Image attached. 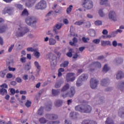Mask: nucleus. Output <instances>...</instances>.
Returning <instances> with one entry per match:
<instances>
[{"label": "nucleus", "mask_w": 124, "mask_h": 124, "mask_svg": "<svg viewBox=\"0 0 124 124\" xmlns=\"http://www.w3.org/2000/svg\"><path fill=\"white\" fill-rule=\"evenodd\" d=\"M29 31H30V29L27 27H25L23 23L18 22L15 31V34L16 37H23Z\"/></svg>", "instance_id": "1"}, {"label": "nucleus", "mask_w": 124, "mask_h": 124, "mask_svg": "<svg viewBox=\"0 0 124 124\" xmlns=\"http://www.w3.org/2000/svg\"><path fill=\"white\" fill-rule=\"evenodd\" d=\"M70 88L69 84L68 83L65 85L61 89V96L63 98L65 97H73L74 94H75V89L74 87H71L70 88V91L69 92L64 93V92H66Z\"/></svg>", "instance_id": "2"}, {"label": "nucleus", "mask_w": 124, "mask_h": 124, "mask_svg": "<svg viewBox=\"0 0 124 124\" xmlns=\"http://www.w3.org/2000/svg\"><path fill=\"white\" fill-rule=\"evenodd\" d=\"M75 110L80 113L90 114L92 112L93 108L89 105H78L75 107Z\"/></svg>", "instance_id": "3"}, {"label": "nucleus", "mask_w": 124, "mask_h": 124, "mask_svg": "<svg viewBox=\"0 0 124 124\" xmlns=\"http://www.w3.org/2000/svg\"><path fill=\"white\" fill-rule=\"evenodd\" d=\"M25 22L28 26H31L32 28H36V23L37 20L33 16H28L26 18Z\"/></svg>", "instance_id": "4"}, {"label": "nucleus", "mask_w": 124, "mask_h": 124, "mask_svg": "<svg viewBox=\"0 0 124 124\" xmlns=\"http://www.w3.org/2000/svg\"><path fill=\"white\" fill-rule=\"evenodd\" d=\"M46 57L47 59H49L51 65L56 66L57 65V57L51 53H48Z\"/></svg>", "instance_id": "5"}, {"label": "nucleus", "mask_w": 124, "mask_h": 124, "mask_svg": "<svg viewBox=\"0 0 124 124\" xmlns=\"http://www.w3.org/2000/svg\"><path fill=\"white\" fill-rule=\"evenodd\" d=\"M47 7V3L46 1L42 0L37 3L35 6V9L38 10H43Z\"/></svg>", "instance_id": "6"}, {"label": "nucleus", "mask_w": 124, "mask_h": 124, "mask_svg": "<svg viewBox=\"0 0 124 124\" xmlns=\"http://www.w3.org/2000/svg\"><path fill=\"white\" fill-rule=\"evenodd\" d=\"M84 7L87 10H90L93 7V3L92 0H85L83 3Z\"/></svg>", "instance_id": "7"}, {"label": "nucleus", "mask_w": 124, "mask_h": 124, "mask_svg": "<svg viewBox=\"0 0 124 124\" xmlns=\"http://www.w3.org/2000/svg\"><path fill=\"white\" fill-rule=\"evenodd\" d=\"M94 68H101V64L98 62H93L89 66V70L90 71L93 72L94 70Z\"/></svg>", "instance_id": "8"}, {"label": "nucleus", "mask_w": 124, "mask_h": 124, "mask_svg": "<svg viewBox=\"0 0 124 124\" xmlns=\"http://www.w3.org/2000/svg\"><path fill=\"white\" fill-rule=\"evenodd\" d=\"M108 19L111 21L116 22L117 21V14L113 11H110L108 13Z\"/></svg>", "instance_id": "9"}, {"label": "nucleus", "mask_w": 124, "mask_h": 124, "mask_svg": "<svg viewBox=\"0 0 124 124\" xmlns=\"http://www.w3.org/2000/svg\"><path fill=\"white\" fill-rule=\"evenodd\" d=\"M66 80L67 82H73L75 80V74L73 73H68L67 74Z\"/></svg>", "instance_id": "10"}, {"label": "nucleus", "mask_w": 124, "mask_h": 124, "mask_svg": "<svg viewBox=\"0 0 124 124\" xmlns=\"http://www.w3.org/2000/svg\"><path fill=\"white\" fill-rule=\"evenodd\" d=\"M98 85V80L95 78H93L91 79L90 81V86L92 89H95Z\"/></svg>", "instance_id": "11"}, {"label": "nucleus", "mask_w": 124, "mask_h": 124, "mask_svg": "<svg viewBox=\"0 0 124 124\" xmlns=\"http://www.w3.org/2000/svg\"><path fill=\"white\" fill-rule=\"evenodd\" d=\"M36 0H21V2H26L27 7H31L35 3Z\"/></svg>", "instance_id": "12"}, {"label": "nucleus", "mask_w": 124, "mask_h": 124, "mask_svg": "<svg viewBox=\"0 0 124 124\" xmlns=\"http://www.w3.org/2000/svg\"><path fill=\"white\" fill-rule=\"evenodd\" d=\"M34 65L37 68L36 70V76H38L39 75V72H40V70H41V66H40V64L37 61H35L34 62Z\"/></svg>", "instance_id": "13"}, {"label": "nucleus", "mask_w": 124, "mask_h": 124, "mask_svg": "<svg viewBox=\"0 0 124 124\" xmlns=\"http://www.w3.org/2000/svg\"><path fill=\"white\" fill-rule=\"evenodd\" d=\"M62 27V24L61 23L56 24L55 27H53V32H54L55 34H58V30H60Z\"/></svg>", "instance_id": "14"}, {"label": "nucleus", "mask_w": 124, "mask_h": 124, "mask_svg": "<svg viewBox=\"0 0 124 124\" xmlns=\"http://www.w3.org/2000/svg\"><path fill=\"white\" fill-rule=\"evenodd\" d=\"M46 119H48V120H57L58 117V115L56 114H47L46 115Z\"/></svg>", "instance_id": "15"}, {"label": "nucleus", "mask_w": 124, "mask_h": 124, "mask_svg": "<svg viewBox=\"0 0 124 124\" xmlns=\"http://www.w3.org/2000/svg\"><path fill=\"white\" fill-rule=\"evenodd\" d=\"M70 117L72 118L74 120H76V119L79 118V113L76 112L72 111L70 113Z\"/></svg>", "instance_id": "16"}, {"label": "nucleus", "mask_w": 124, "mask_h": 124, "mask_svg": "<svg viewBox=\"0 0 124 124\" xmlns=\"http://www.w3.org/2000/svg\"><path fill=\"white\" fill-rule=\"evenodd\" d=\"M8 13L9 15L12 14V9L10 7H6L3 11V14H6Z\"/></svg>", "instance_id": "17"}, {"label": "nucleus", "mask_w": 124, "mask_h": 124, "mask_svg": "<svg viewBox=\"0 0 124 124\" xmlns=\"http://www.w3.org/2000/svg\"><path fill=\"white\" fill-rule=\"evenodd\" d=\"M88 78H89L88 74H83L81 75L78 78L81 80V81H87V80H88Z\"/></svg>", "instance_id": "18"}, {"label": "nucleus", "mask_w": 124, "mask_h": 124, "mask_svg": "<svg viewBox=\"0 0 124 124\" xmlns=\"http://www.w3.org/2000/svg\"><path fill=\"white\" fill-rule=\"evenodd\" d=\"M118 88L121 91V92H124V81H121L119 83L118 85Z\"/></svg>", "instance_id": "19"}, {"label": "nucleus", "mask_w": 124, "mask_h": 124, "mask_svg": "<svg viewBox=\"0 0 124 124\" xmlns=\"http://www.w3.org/2000/svg\"><path fill=\"white\" fill-rule=\"evenodd\" d=\"M63 80H60L58 82H57L55 83V87L56 89H59V88H61L62 85L63 84Z\"/></svg>", "instance_id": "20"}, {"label": "nucleus", "mask_w": 124, "mask_h": 124, "mask_svg": "<svg viewBox=\"0 0 124 124\" xmlns=\"http://www.w3.org/2000/svg\"><path fill=\"white\" fill-rule=\"evenodd\" d=\"M118 115L119 117H121V118H124V108H120L118 110Z\"/></svg>", "instance_id": "21"}, {"label": "nucleus", "mask_w": 124, "mask_h": 124, "mask_svg": "<svg viewBox=\"0 0 124 124\" xmlns=\"http://www.w3.org/2000/svg\"><path fill=\"white\" fill-rule=\"evenodd\" d=\"M88 32L90 36H92L93 37L95 36V31L93 29H90L89 30H88Z\"/></svg>", "instance_id": "22"}, {"label": "nucleus", "mask_w": 124, "mask_h": 124, "mask_svg": "<svg viewBox=\"0 0 124 124\" xmlns=\"http://www.w3.org/2000/svg\"><path fill=\"white\" fill-rule=\"evenodd\" d=\"M81 124H97L96 122L91 120H84Z\"/></svg>", "instance_id": "23"}, {"label": "nucleus", "mask_w": 124, "mask_h": 124, "mask_svg": "<svg viewBox=\"0 0 124 124\" xmlns=\"http://www.w3.org/2000/svg\"><path fill=\"white\" fill-rule=\"evenodd\" d=\"M31 62L27 63L24 67V70H26L27 71H29V70H31Z\"/></svg>", "instance_id": "24"}, {"label": "nucleus", "mask_w": 124, "mask_h": 124, "mask_svg": "<svg viewBox=\"0 0 124 124\" xmlns=\"http://www.w3.org/2000/svg\"><path fill=\"white\" fill-rule=\"evenodd\" d=\"M124 76V75L123 72L119 71L116 74V79H121V78H123Z\"/></svg>", "instance_id": "25"}, {"label": "nucleus", "mask_w": 124, "mask_h": 124, "mask_svg": "<svg viewBox=\"0 0 124 124\" xmlns=\"http://www.w3.org/2000/svg\"><path fill=\"white\" fill-rule=\"evenodd\" d=\"M56 43H57V41L56 40V39L53 38H49V45H51V46L55 45Z\"/></svg>", "instance_id": "26"}, {"label": "nucleus", "mask_w": 124, "mask_h": 124, "mask_svg": "<svg viewBox=\"0 0 124 124\" xmlns=\"http://www.w3.org/2000/svg\"><path fill=\"white\" fill-rule=\"evenodd\" d=\"M102 46H106V45H111V42L109 41H101Z\"/></svg>", "instance_id": "27"}, {"label": "nucleus", "mask_w": 124, "mask_h": 124, "mask_svg": "<svg viewBox=\"0 0 124 124\" xmlns=\"http://www.w3.org/2000/svg\"><path fill=\"white\" fill-rule=\"evenodd\" d=\"M7 30H8V28L6 26L0 27V33H2V32H4V31H6Z\"/></svg>", "instance_id": "28"}, {"label": "nucleus", "mask_w": 124, "mask_h": 124, "mask_svg": "<svg viewBox=\"0 0 124 124\" xmlns=\"http://www.w3.org/2000/svg\"><path fill=\"white\" fill-rule=\"evenodd\" d=\"M52 93L54 96H57V95H59L60 93V90L52 89Z\"/></svg>", "instance_id": "29"}, {"label": "nucleus", "mask_w": 124, "mask_h": 124, "mask_svg": "<svg viewBox=\"0 0 124 124\" xmlns=\"http://www.w3.org/2000/svg\"><path fill=\"white\" fill-rule=\"evenodd\" d=\"M0 94H1V95H5V94H7V90L4 88H0Z\"/></svg>", "instance_id": "30"}, {"label": "nucleus", "mask_w": 124, "mask_h": 124, "mask_svg": "<svg viewBox=\"0 0 124 124\" xmlns=\"http://www.w3.org/2000/svg\"><path fill=\"white\" fill-rule=\"evenodd\" d=\"M105 124H114V122L111 118L108 117L105 122Z\"/></svg>", "instance_id": "31"}, {"label": "nucleus", "mask_w": 124, "mask_h": 124, "mask_svg": "<svg viewBox=\"0 0 124 124\" xmlns=\"http://www.w3.org/2000/svg\"><path fill=\"white\" fill-rule=\"evenodd\" d=\"M109 82L108 80L104 79L101 81V84L102 86H107Z\"/></svg>", "instance_id": "32"}, {"label": "nucleus", "mask_w": 124, "mask_h": 124, "mask_svg": "<svg viewBox=\"0 0 124 124\" xmlns=\"http://www.w3.org/2000/svg\"><path fill=\"white\" fill-rule=\"evenodd\" d=\"M98 14L100 17H105V14L103 12V10L102 9H100L98 11Z\"/></svg>", "instance_id": "33"}, {"label": "nucleus", "mask_w": 124, "mask_h": 124, "mask_svg": "<svg viewBox=\"0 0 124 124\" xmlns=\"http://www.w3.org/2000/svg\"><path fill=\"white\" fill-rule=\"evenodd\" d=\"M64 72V69L62 68H60L58 70V77H61L62 75V72Z\"/></svg>", "instance_id": "34"}, {"label": "nucleus", "mask_w": 124, "mask_h": 124, "mask_svg": "<svg viewBox=\"0 0 124 124\" xmlns=\"http://www.w3.org/2000/svg\"><path fill=\"white\" fill-rule=\"evenodd\" d=\"M82 81L83 80L78 78V79L77 81L76 85L77 86V87H80V86H82V85H83Z\"/></svg>", "instance_id": "35"}, {"label": "nucleus", "mask_w": 124, "mask_h": 124, "mask_svg": "<svg viewBox=\"0 0 124 124\" xmlns=\"http://www.w3.org/2000/svg\"><path fill=\"white\" fill-rule=\"evenodd\" d=\"M34 56L37 59H39V58L40 57V52L37 50L34 51Z\"/></svg>", "instance_id": "36"}, {"label": "nucleus", "mask_w": 124, "mask_h": 124, "mask_svg": "<svg viewBox=\"0 0 124 124\" xmlns=\"http://www.w3.org/2000/svg\"><path fill=\"white\" fill-rule=\"evenodd\" d=\"M108 0H99V3L101 5H104L108 3Z\"/></svg>", "instance_id": "37"}, {"label": "nucleus", "mask_w": 124, "mask_h": 124, "mask_svg": "<svg viewBox=\"0 0 124 124\" xmlns=\"http://www.w3.org/2000/svg\"><path fill=\"white\" fill-rule=\"evenodd\" d=\"M72 8H73V6L72 5H70L67 9L66 10V13L67 14H70L71 13V11L72 10Z\"/></svg>", "instance_id": "38"}, {"label": "nucleus", "mask_w": 124, "mask_h": 124, "mask_svg": "<svg viewBox=\"0 0 124 124\" xmlns=\"http://www.w3.org/2000/svg\"><path fill=\"white\" fill-rule=\"evenodd\" d=\"M73 42H70V44L71 45V46H75V43H77V41H78V40L76 39V38H74L73 39Z\"/></svg>", "instance_id": "39"}, {"label": "nucleus", "mask_w": 124, "mask_h": 124, "mask_svg": "<svg viewBox=\"0 0 124 124\" xmlns=\"http://www.w3.org/2000/svg\"><path fill=\"white\" fill-rule=\"evenodd\" d=\"M39 122H40V124H46L47 123V120L44 118H41L39 120Z\"/></svg>", "instance_id": "40"}, {"label": "nucleus", "mask_w": 124, "mask_h": 124, "mask_svg": "<svg viewBox=\"0 0 124 124\" xmlns=\"http://www.w3.org/2000/svg\"><path fill=\"white\" fill-rule=\"evenodd\" d=\"M84 24V20H79L78 21H77L75 23V25L77 26H81Z\"/></svg>", "instance_id": "41"}, {"label": "nucleus", "mask_w": 124, "mask_h": 124, "mask_svg": "<svg viewBox=\"0 0 124 124\" xmlns=\"http://www.w3.org/2000/svg\"><path fill=\"white\" fill-rule=\"evenodd\" d=\"M29 15V12H28V10L25 9L22 13V16H28Z\"/></svg>", "instance_id": "42"}, {"label": "nucleus", "mask_w": 124, "mask_h": 124, "mask_svg": "<svg viewBox=\"0 0 124 124\" xmlns=\"http://www.w3.org/2000/svg\"><path fill=\"white\" fill-rule=\"evenodd\" d=\"M68 61H65L63 63H62L61 65L60 66L61 67H66L67 65H68Z\"/></svg>", "instance_id": "43"}, {"label": "nucleus", "mask_w": 124, "mask_h": 124, "mask_svg": "<svg viewBox=\"0 0 124 124\" xmlns=\"http://www.w3.org/2000/svg\"><path fill=\"white\" fill-rule=\"evenodd\" d=\"M109 69H110V67L108 66V65L106 64L104 65V68H103V71H104L105 72H107V71H109Z\"/></svg>", "instance_id": "44"}, {"label": "nucleus", "mask_w": 124, "mask_h": 124, "mask_svg": "<svg viewBox=\"0 0 124 124\" xmlns=\"http://www.w3.org/2000/svg\"><path fill=\"white\" fill-rule=\"evenodd\" d=\"M62 104V100H58L55 103V105L57 107H60V106H61Z\"/></svg>", "instance_id": "45"}, {"label": "nucleus", "mask_w": 124, "mask_h": 124, "mask_svg": "<svg viewBox=\"0 0 124 124\" xmlns=\"http://www.w3.org/2000/svg\"><path fill=\"white\" fill-rule=\"evenodd\" d=\"M38 114L40 116L43 115V107H41L38 110Z\"/></svg>", "instance_id": "46"}, {"label": "nucleus", "mask_w": 124, "mask_h": 124, "mask_svg": "<svg viewBox=\"0 0 124 124\" xmlns=\"http://www.w3.org/2000/svg\"><path fill=\"white\" fill-rule=\"evenodd\" d=\"M5 74H6V72H5V71H1V72H0V77H1V78H4Z\"/></svg>", "instance_id": "47"}, {"label": "nucleus", "mask_w": 124, "mask_h": 124, "mask_svg": "<svg viewBox=\"0 0 124 124\" xmlns=\"http://www.w3.org/2000/svg\"><path fill=\"white\" fill-rule=\"evenodd\" d=\"M115 62L117 63H123V62H124V60L122 58H117L115 60Z\"/></svg>", "instance_id": "48"}, {"label": "nucleus", "mask_w": 124, "mask_h": 124, "mask_svg": "<svg viewBox=\"0 0 124 124\" xmlns=\"http://www.w3.org/2000/svg\"><path fill=\"white\" fill-rule=\"evenodd\" d=\"M94 24L95 26H101V25H102V21L100 20H96L95 21Z\"/></svg>", "instance_id": "49"}, {"label": "nucleus", "mask_w": 124, "mask_h": 124, "mask_svg": "<svg viewBox=\"0 0 124 124\" xmlns=\"http://www.w3.org/2000/svg\"><path fill=\"white\" fill-rule=\"evenodd\" d=\"M73 51V49H70L69 50V52L68 53H67V56L68 57H69V58H71V57H72V52Z\"/></svg>", "instance_id": "50"}, {"label": "nucleus", "mask_w": 124, "mask_h": 124, "mask_svg": "<svg viewBox=\"0 0 124 124\" xmlns=\"http://www.w3.org/2000/svg\"><path fill=\"white\" fill-rule=\"evenodd\" d=\"M53 31H52L51 30H49L47 32L46 34L47 35H50V37H54V34H53V33L52 32Z\"/></svg>", "instance_id": "51"}, {"label": "nucleus", "mask_w": 124, "mask_h": 124, "mask_svg": "<svg viewBox=\"0 0 124 124\" xmlns=\"http://www.w3.org/2000/svg\"><path fill=\"white\" fill-rule=\"evenodd\" d=\"M93 43L95 44H99L100 42V39H95L93 41Z\"/></svg>", "instance_id": "52"}, {"label": "nucleus", "mask_w": 124, "mask_h": 124, "mask_svg": "<svg viewBox=\"0 0 124 124\" xmlns=\"http://www.w3.org/2000/svg\"><path fill=\"white\" fill-rule=\"evenodd\" d=\"M62 8L58 7V8L55 11V13H61L62 12Z\"/></svg>", "instance_id": "53"}, {"label": "nucleus", "mask_w": 124, "mask_h": 124, "mask_svg": "<svg viewBox=\"0 0 124 124\" xmlns=\"http://www.w3.org/2000/svg\"><path fill=\"white\" fill-rule=\"evenodd\" d=\"M20 62H22V63H25L27 62V58L26 57H22L20 58Z\"/></svg>", "instance_id": "54"}, {"label": "nucleus", "mask_w": 124, "mask_h": 124, "mask_svg": "<svg viewBox=\"0 0 124 124\" xmlns=\"http://www.w3.org/2000/svg\"><path fill=\"white\" fill-rule=\"evenodd\" d=\"M60 124V121H52L47 123V124Z\"/></svg>", "instance_id": "55"}, {"label": "nucleus", "mask_w": 124, "mask_h": 124, "mask_svg": "<svg viewBox=\"0 0 124 124\" xmlns=\"http://www.w3.org/2000/svg\"><path fill=\"white\" fill-rule=\"evenodd\" d=\"M26 107H30L31 105V101L28 100L26 103L25 104Z\"/></svg>", "instance_id": "56"}, {"label": "nucleus", "mask_w": 124, "mask_h": 124, "mask_svg": "<svg viewBox=\"0 0 124 124\" xmlns=\"http://www.w3.org/2000/svg\"><path fill=\"white\" fill-rule=\"evenodd\" d=\"M90 41V38H89V37H87V38L83 37L82 38V41H83V42L87 43V42H88V41Z\"/></svg>", "instance_id": "57"}, {"label": "nucleus", "mask_w": 124, "mask_h": 124, "mask_svg": "<svg viewBox=\"0 0 124 124\" xmlns=\"http://www.w3.org/2000/svg\"><path fill=\"white\" fill-rule=\"evenodd\" d=\"M27 51L28 52H34L35 50L32 47H28L27 48Z\"/></svg>", "instance_id": "58"}, {"label": "nucleus", "mask_w": 124, "mask_h": 124, "mask_svg": "<svg viewBox=\"0 0 124 124\" xmlns=\"http://www.w3.org/2000/svg\"><path fill=\"white\" fill-rule=\"evenodd\" d=\"M13 48H14V45H12L8 49V52L10 53L12 52V50H13Z\"/></svg>", "instance_id": "59"}, {"label": "nucleus", "mask_w": 124, "mask_h": 124, "mask_svg": "<svg viewBox=\"0 0 124 124\" xmlns=\"http://www.w3.org/2000/svg\"><path fill=\"white\" fill-rule=\"evenodd\" d=\"M112 46L113 47H116V46H118V42H117V41L114 40L112 42Z\"/></svg>", "instance_id": "60"}, {"label": "nucleus", "mask_w": 124, "mask_h": 124, "mask_svg": "<svg viewBox=\"0 0 124 124\" xmlns=\"http://www.w3.org/2000/svg\"><path fill=\"white\" fill-rule=\"evenodd\" d=\"M23 79L27 81L29 79V76L28 75H24L23 77Z\"/></svg>", "instance_id": "61"}, {"label": "nucleus", "mask_w": 124, "mask_h": 124, "mask_svg": "<svg viewBox=\"0 0 124 124\" xmlns=\"http://www.w3.org/2000/svg\"><path fill=\"white\" fill-rule=\"evenodd\" d=\"M6 77L9 79L10 78H12V77H13V75L11 73H8L7 74Z\"/></svg>", "instance_id": "62"}, {"label": "nucleus", "mask_w": 124, "mask_h": 124, "mask_svg": "<svg viewBox=\"0 0 124 124\" xmlns=\"http://www.w3.org/2000/svg\"><path fill=\"white\" fill-rule=\"evenodd\" d=\"M59 6H58V4H55L52 7V9H54V10H57V9L58 8Z\"/></svg>", "instance_id": "63"}, {"label": "nucleus", "mask_w": 124, "mask_h": 124, "mask_svg": "<svg viewBox=\"0 0 124 124\" xmlns=\"http://www.w3.org/2000/svg\"><path fill=\"white\" fill-rule=\"evenodd\" d=\"M17 47H21V48H23V43L19 42L17 44Z\"/></svg>", "instance_id": "64"}]
</instances>
